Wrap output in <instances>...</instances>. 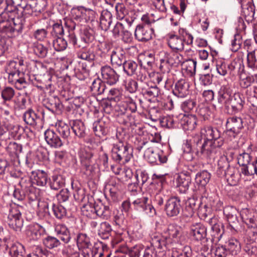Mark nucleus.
Returning <instances> with one entry per match:
<instances>
[{
    "label": "nucleus",
    "instance_id": "f257e3e1",
    "mask_svg": "<svg viewBox=\"0 0 257 257\" xmlns=\"http://www.w3.org/2000/svg\"><path fill=\"white\" fill-rule=\"evenodd\" d=\"M200 134L195 135L192 139L195 154L202 159L213 160L223 144L220 132L207 125L201 129Z\"/></svg>",
    "mask_w": 257,
    "mask_h": 257
},
{
    "label": "nucleus",
    "instance_id": "f03ea898",
    "mask_svg": "<svg viewBox=\"0 0 257 257\" xmlns=\"http://www.w3.org/2000/svg\"><path fill=\"white\" fill-rule=\"evenodd\" d=\"M26 205L24 203L20 205L14 203L11 206L8 216L7 223L10 228L16 231H21L23 226L22 214L25 211Z\"/></svg>",
    "mask_w": 257,
    "mask_h": 257
},
{
    "label": "nucleus",
    "instance_id": "7ed1b4c3",
    "mask_svg": "<svg viewBox=\"0 0 257 257\" xmlns=\"http://www.w3.org/2000/svg\"><path fill=\"white\" fill-rule=\"evenodd\" d=\"M133 149L122 142L114 144L111 150L112 159L115 162L124 164L133 158Z\"/></svg>",
    "mask_w": 257,
    "mask_h": 257
},
{
    "label": "nucleus",
    "instance_id": "20e7f679",
    "mask_svg": "<svg viewBox=\"0 0 257 257\" xmlns=\"http://www.w3.org/2000/svg\"><path fill=\"white\" fill-rule=\"evenodd\" d=\"M142 25L138 26L135 36L139 41H147L152 37L153 29L149 27L155 23L153 17H142Z\"/></svg>",
    "mask_w": 257,
    "mask_h": 257
},
{
    "label": "nucleus",
    "instance_id": "39448f33",
    "mask_svg": "<svg viewBox=\"0 0 257 257\" xmlns=\"http://www.w3.org/2000/svg\"><path fill=\"white\" fill-rule=\"evenodd\" d=\"M182 236L181 227L175 224H169L162 233V237L166 240L168 245L181 242Z\"/></svg>",
    "mask_w": 257,
    "mask_h": 257
},
{
    "label": "nucleus",
    "instance_id": "423d86ee",
    "mask_svg": "<svg viewBox=\"0 0 257 257\" xmlns=\"http://www.w3.org/2000/svg\"><path fill=\"white\" fill-rule=\"evenodd\" d=\"M206 232V228L201 223L193 224L190 226V235L195 240L207 241Z\"/></svg>",
    "mask_w": 257,
    "mask_h": 257
},
{
    "label": "nucleus",
    "instance_id": "0eeeda50",
    "mask_svg": "<svg viewBox=\"0 0 257 257\" xmlns=\"http://www.w3.org/2000/svg\"><path fill=\"white\" fill-rule=\"evenodd\" d=\"M181 209L180 201L177 197L169 199L165 204V211L166 214L170 217L178 215Z\"/></svg>",
    "mask_w": 257,
    "mask_h": 257
},
{
    "label": "nucleus",
    "instance_id": "6e6552de",
    "mask_svg": "<svg viewBox=\"0 0 257 257\" xmlns=\"http://www.w3.org/2000/svg\"><path fill=\"white\" fill-rule=\"evenodd\" d=\"M101 73L104 82L109 85L115 84L119 79V76L109 66L106 65L102 67Z\"/></svg>",
    "mask_w": 257,
    "mask_h": 257
},
{
    "label": "nucleus",
    "instance_id": "1a4fd4ad",
    "mask_svg": "<svg viewBox=\"0 0 257 257\" xmlns=\"http://www.w3.org/2000/svg\"><path fill=\"white\" fill-rule=\"evenodd\" d=\"M189 82L187 80L180 79L176 82L173 93L178 97L183 98L189 94Z\"/></svg>",
    "mask_w": 257,
    "mask_h": 257
},
{
    "label": "nucleus",
    "instance_id": "9d476101",
    "mask_svg": "<svg viewBox=\"0 0 257 257\" xmlns=\"http://www.w3.org/2000/svg\"><path fill=\"white\" fill-rule=\"evenodd\" d=\"M226 127L227 131L232 132L235 137L243 128L242 120L239 117H229L226 121Z\"/></svg>",
    "mask_w": 257,
    "mask_h": 257
},
{
    "label": "nucleus",
    "instance_id": "9b49d317",
    "mask_svg": "<svg viewBox=\"0 0 257 257\" xmlns=\"http://www.w3.org/2000/svg\"><path fill=\"white\" fill-rule=\"evenodd\" d=\"M232 94V90L227 85L221 86L218 93V102L224 105L226 108H228L229 102Z\"/></svg>",
    "mask_w": 257,
    "mask_h": 257
},
{
    "label": "nucleus",
    "instance_id": "f8f14e48",
    "mask_svg": "<svg viewBox=\"0 0 257 257\" xmlns=\"http://www.w3.org/2000/svg\"><path fill=\"white\" fill-rule=\"evenodd\" d=\"M183 40L179 34L169 33L167 35L168 44L173 50L182 51L184 47Z\"/></svg>",
    "mask_w": 257,
    "mask_h": 257
},
{
    "label": "nucleus",
    "instance_id": "ddd939ff",
    "mask_svg": "<svg viewBox=\"0 0 257 257\" xmlns=\"http://www.w3.org/2000/svg\"><path fill=\"white\" fill-rule=\"evenodd\" d=\"M44 136L47 143L51 147L57 148L61 147L63 144L59 137L52 130H46Z\"/></svg>",
    "mask_w": 257,
    "mask_h": 257
},
{
    "label": "nucleus",
    "instance_id": "4468645a",
    "mask_svg": "<svg viewBox=\"0 0 257 257\" xmlns=\"http://www.w3.org/2000/svg\"><path fill=\"white\" fill-rule=\"evenodd\" d=\"M254 158L251 156L250 154L247 153H242L237 157V162L241 167V173L244 176H246V169L249 168L248 167L251 165Z\"/></svg>",
    "mask_w": 257,
    "mask_h": 257
},
{
    "label": "nucleus",
    "instance_id": "2eb2a0df",
    "mask_svg": "<svg viewBox=\"0 0 257 257\" xmlns=\"http://www.w3.org/2000/svg\"><path fill=\"white\" fill-rule=\"evenodd\" d=\"M191 181V177L187 173H181L178 175L176 185L180 193H185L188 190Z\"/></svg>",
    "mask_w": 257,
    "mask_h": 257
},
{
    "label": "nucleus",
    "instance_id": "dca6fc26",
    "mask_svg": "<svg viewBox=\"0 0 257 257\" xmlns=\"http://www.w3.org/2000/svg\"><path fill=\"white\" fill-rule=\"evenodd\" d=\"M23 118L27 124L32 126H36L40 123L42 120L39 113L35 111L31 108L29 109L24 113Z\"/></svg>",
    "mask_w": 257,
    "mask_h": 257
},
{
    "label": "nucleus",
    "instance_id": "f3484780",
    "mask_svg": "<svg viewBox=\"0 0 257 257\" xmlns=\"http://www.w3.org/2000/svg\"><path fill=\"white\" fill-rule=\"evenodd\" d=\"M244 101L242 99L239 93H235L231 96L228 104V108L231 107L232 113H236L240 111L243 107Z\"/></svg>",
    "mask_w": 257,
    "mask_h": 257
},
{
    "label": "nucleus",
    "instance_id": "a211bd4d",
    "mask_svg": "<svg viewBox=\"0 0 257 257\" xmlns=\"http://www.w3.org/2000/svg\"><path fill=\"white\" fill-rule=\"evenodd\" d=\"M180 124L185 131H193L197 125V118L194 115H184L180 120Z\"/></svg>",
    "mask_w": 257,
    "mask_h": 257
},
{
    "label": "nucleus",
    "instance_id": "6ab92c4d",
    "mask_svg": "<svg viewBox=\"0 0 257 257\" xmlns=\"http://www.w3.org/2000/svg\"><path fill=\"white\" fill-rule=\"evenodd\" d=\"M93 153L89 148L81 149L79 152V158L82 166L86 169L92 163Z\"/></svg>",
    "mask_w": 257,
    "mask_h": 257
},
{
    "label": "nucleus",
    "instance_id": "aec40b11",
    "mask_svg": "<svg viewBox=\"0 0 257 257\" xmlns=\"http://www.w3.org/2000/svg\"><path fill=\"white\" fill-rule=\"evenodd\" d=\"M144 157L147 161L151 163H157L159 161L160 163H165L167 161L166 157L162 158L160 154L155 152L154 149L152 147L147 148L144 153Z\"/></svg>",
    "mask_w": 257,
    "mask_h": 257
},
{
    "label": "nucleus",
    "instance_id": "412c9836",
    "mask_svg": "<svg viewBox=\"0 0 257 257\" xmlns=\"http://www.w3.org/2000/svg\"><path fill=\"white\" fill-rule=\"evenodd\" d=\"M125 60L124 52L121 48H115L111 52V62L113 65H123Z\"/></svg>",
    "mask_w": 257,
    "mask_h": 257
},
{
    "label": "nucleus",
    "instance_id": "4be33fe9",
    "mask_svg": "<svg viewBox=\"0 0 257 257\" xmlns=\"http://www.w3.org/2000/svg\"><path fill=\"white\" fill-rule=\"evenodd\" d=\"M31 178L33 180L34 183L40 186H44L48 181L47 174L43 170H37L32 171Z\"/></svg>",
    "mask_w": 257,
    "mask_h": 257
},
{
    "label": "nucleus",
    "instance_id": "5701e85b",
    "mask_svg": "<svg viewBox=\"0 0 257 257\" xmlns=\"http://www.w3.org/2000/svg\"><path fill=\"white\" fill-rule=\"evenodd\" d=\"M229 162V158L227 156L223 155L219 158L217 164L218 175L221 176L222 175H225V172L231 169L230 167Z\"/></svg>",
    "mask_w": 257,
    "mask_h": 257
},
{
    "label": "nucleus",
    "instance_id": "b1692460",
    "mask_svg": "<svg viewBox=\"0 0 257 257\" xmlns=\"http://www.w3.org/2000/svg\"><path fill=\"white\" fill-rule=\"evenodd\" d=\"M162 55H165L167 58V61L171 66H177L184 62L183 57L177 52H162Z\"/></svg>",
    "mask_w": 257,
    "mask_h": 257
},
{
    "label": "nucleus",
    "instance_id": "393cba45",
    "mask_svg": "<svg viewBox=\"0 0 257 257\" xmlns=\"http://www.w3.org/2000/svg\"><path fill=\"white\" fill-rule=\"evenodd\" d=\"M95 216L104 219H108L111 214L109 206L103 205L101 202L95 203Z\"/></svg>",
    "mask_w": 257,
    "mask_h": 257
},
{
    "label": "nucleus",
    "instance_id": "a878e982",
    "mask_svg": "<svg viewBox=\"0 0 257 257\" xmlns=\"http://www.w3.org/2000/svg\"><path fill=\"white\" fill-rule=\"evenodd\" d=\"M55 231L57 235L65 243L68 242L71 238L69 231L64 224H58L55 227Z\"/></svg>",
    "mask_w": 257,
    "mask_h": 257
},
{
    "label": "nucleus",
    "instance_id": "bb28decb",
    "mask_svg": "<svg viewBox=\"0 0 257 257\" xmlns=\"http://www.w3.org/2000/svg\"><path fill=\"white\" fill-rule=\"evenodd\" d=\"M56 128L63 139L68 142L71 139L70 126L64 122L60 121L56 124Z\"/></svg>",
    "mask_w": 257,
    "mask_h": 257
},
{
    "label": "nucleus",
    "instance_id": "cd10ccee",
    "mask_svg": "<svg viewBox=\"0 0 257 257\" xmlns=\"http://www.w3.org/2000/svg\"><path fill=\"white\" fill-rule=\"evenodd\" d=\"M210 178L211 174L208 171L203 170L196 174L195 183L204 189V187L208 183Z\"/></svg>",
    "mask_w": 257,
    "mask_h": 257
},
{
    "label": "nucleus",
    "instance_id": "c85d7f7f",
    "mask_svg": "<svg viewBox=\"0 0 257 257\" xmlns=\"http://www.w3.org/2000/svg\"><path fill=\"white\" fill-rule=\"evenodd\" d=\"M71 127L76 136L82 138L85 135V126L83 122L80 120H74L71 122Z\"/></svg>",
    "mask_w": 257,
    "mask_h": 257
},
{
    "label": "nucleus",
    "instance_id": "c756f323",
    "mask_svg": "<svg viewBox=\"0 0 257 257\" xmlns=\"http://www.w3.org/2000/svg\"><path fill=\"white\" fill-rule=\"evenodd\" d=\"M208 223L211 226V229L213 232V236L219 235L221 236L224 232V226L223 224L218 221L217 218L215 217L210 218L208 220Z\"/></svg>",
    "mask_w": 257,
    "mask_h": 257
},
{
    "label": "nucleus",
    "instance_id": "7c9ffc66",
    "mask_svg": "<svg viewBox=\"0 0 257 257\" xmlns=\"http://www.w3.org/2000/svg\"><path fill=\"white\" fill-rule=\"evenodd\" d=\"M98 235L104 239H108L111 234L112 228L110 224L106 221L100 223L97 229Z\"/></svg>",
    "mask_w": 257,
    "mask_h": 257
},
{
    "label": "nucleus",
    "instance_id": "2f4dec72",
    "mask_svg": "<svg viewBox=\"0 0 257 257\" xmlns=\"http://www.w3.org/2000/svg\"><path fill=\"white\" fill-rule=\"evenodd\" d=\"M44 231V228L38 224H31L29 226L27 234L33 240H37Z\"/></svg>",
    "mask_w": 257,
    "mask_h": 257
},
{
    "label": "nucleus",
    "instance_id": "473e14b6",
    "mask_svg": "<svg viewBox=\"0 0 257 257\" xmlns=\"http://www.w3.org/2000/svg\"><path fill=\"white\" fill-rule=\"evenodd\" d=\"M242 219L249 227H252L256 225L254 216L252 212L247 208L243 209L240 213Z\"/></svg>",
    "mask_w": 257,
    "mask_h": 257
},
{
    "label": "nucleus",
    "instance_id": "72a5a7b5",
    "mask_svg": "<svg viewBox=\"0 0 257 257\" xmlns=\"http://www.w3.org/2000/svg\"><path fill=\"white\" fill-rule=\"evenodd\" d=\"M6 150L10 156L15 158L22 152V146L15 142H11L6 148Z\"/></svg>",
    "mask_w": 257,
    "mask_h": 257
},
{
    "label": "nucleus",
    "instance_id": "f704fd0d",
    "mask_svg": "<svg viewBox=\"0 0 257 257\" xmlns=\"http://www.w3.org/2000/svg\"><path fill=\"white\" fill-rule=\"evenodd\" d=\"M104 121L100 120L94 122L93 124V130L96 136L101 137L107 134L108 128L107 125H104Z\"/></svg>",
    "mask_w": 257,
    "mask_h": 257
},
{
    "label": "nucleus",
    "instance_id": "c9c22d12",
    "mask_svg": "<svg viewBox=\"0 0 257 257\" xmlns=\"http://www.w3.org/2000/svg\"><path fill=\"white\" fill-rule=\"evenodd\" d=\"M9 252L12 257H23L25 253L24 247L20 243L15 242L11 245Z\"/></svg>",
    "mask_w": 257,
    "mask_h": 257
},
{
    "label": "nucleus",
    "instance_id": "e433bc0d",
    "mask_svg": "<svg viewBox=\"0 0 257 257\" xmlns=\"http://www.w3.org/2000/svg\"><path fill=\"white\" fill-rule=\"evenodd\" d=\"M90 89L93 94L100 95L104 92L105 89V85L100 79H97L93 81Z\"/></svg>",
    "mask_w": 257,
    "mask_h": 257
},
{
    "label": "nucleus",
    "instance_id": "4c0bfd02",
    "mask_svg": "<svg viewBox=\"0 0 257 257\" xmlns=\"http://www.w3.org/2000/svg\"><path fill=\"white\" fill-rule=\"evenodd\" d=\"M247 66L253 70H257V49L250 50L247 55Z\"/></svg>",
    "mask_w": 257,
    "mask_h": 257
},
{
    "label": "nucleus",
    "instance_id": "58836bf2",
    "mask_svg": "<svg viewBox=\"0 0 257 257\" xmlns=\"http://www.w3.org/2000/svg\"><path fill=\"white\" fill-rule=\"evenodd\" d=\"M77 245L78 249L81 250L83 248L91 247L89 238L85 234H79L77 238Z\"/></svg>",
    "mask_w": 257,
    "mask_h": 257
},
{
    "label": "nucleus",
    "instance_id": "ea45409f",
    "mask_svg": "<svg viewBox=\"0 0 257 257\" xmlns=\"http://www.w3.org/2000/svg\"><path fill=\"white\" fill-rule=\"evenodd\" d=\"M225 175H222L221 177H225L227 182L230 185H235L238 183L239 179V175L235 173L234 168H231L228 171H227Z\"/></svg>",
    "mask_w": 257,
    "mask_h": 257
},
{
    "label": "nucleus",
    "instance_id": "a19ab883",
    "mask_svg": "<svg viewBox=\"0 0 257 257\" xmlns=\"http://www.w3.org/2000/svg\"><path fill=\"white\" fill-rule=\"evenodd\" d=\"M124 72L128 75L132 76L135 74L138 69V64L133 60L125 61L123 64Z\"/></svg>",
    "mask_w": 257,
    "mask_h": 257
},
{
    "label": "nucleus",
    "instance_id": "79ce46f5",
    "mask_svg": "<svg viewBox=\"0 0 257 257\" xmlns=\"http://www.w3.org/2000/svg\"><path fill=\"white\" fill-rule=\"evenodd\" d=\"M65 184V180L60 175H54L50 181V187L53 190H58L63 187Z\"/></svg>",
    "mask_w": 257,
    "mask_h": 257
},
{
    "label": "nucleus",
    "instance_id": "37998d69",
    "mask_svg": "<svg viewBox=\"0 0 257 257\" xmlns=\"http://www.w3.org/2000/svg\"><path fill=\"white\" fill-rule=\"evenodd\" d=\"M79 58L91 62L94 60L95 55L92 49H82L77 53Z\"/></svg>",
    "mask_w": 257,
    "mask_h": 257
},
{
    "label": "nucleus",
    "instance_id": "c03bdc74",
    "mask_svg": "<svg viewBox=\"0 0 257 257\" xmlns=\"http://www.w3.org/2000/svg\"><path fill=\"white\" fill-rule=\"evenodd\" d=\"M33 51L34 53L40 58H44L47 54V48L43 45L39 43H34L33 45Z\"/></svg>",
    "mask_w": 257,
    "mask_h": 257
},
{
    "label": "nucleus",
    "instance_id": "a18cd8bd",
    "mask_svg": "<svg viewBox=\"0 0 257 257\" xmlns=\"http://www.w3.org/2000/svg\"><path fill=\"white\" fill-rule=\"evenodd\" d=\"M82 214L89 218H94L95 217V204H87L81 208Z\"/></svg>",
    "mask_w": 257,
    "mask_h": 257
},
{
    "label": "nucleus",
    "instance_id": "49530a36",
    "mask_svg": "<svg viewBox=\"0 0 257 257\" xmlns=\"http://www.w3.org/2000/svg\"><path fill=\"white\" fill-rule=\"evenodd\" d=\"M43 242L44 245L49 249L56 247L60 244L59 240L57 238L51 236L45 238Z\"/></svg>",
    "mask_w": 257,
    "mask_h": 257
},
{
    "label": "nucleus",
    "instance_id": "de8ad7c7",
    "mask_svg": "<svg viewBox=\"0 0 257 257\" xmlns=\"http://www.w3.org/2000/svg\"><path fill=\"white\" fill-rule=\"evenodd\" d=\"M52 209L54 215L58 219H62L66 214L65 208L59 204H53Z\"/></svg>",
    "mask_w": 257,
    "mask_h": 257
},
{
    "label": "nucleus",
    "instance_id": "09e8293b",
    "mask_svg": "<svg viewBox=\"0 0 257 257\" xmlns=\"http://www.w3.org/2000/svg\"><path fill=\"white\" fill-rule=\"evenodd\" d=\"M147 201L148 198L143 197L134 200L132 204L136 210L142 213L143 211L144 210L145 207H146Z\"/></svg>",
    "mask_w": 257,
    "mask_h": 257
},
{
    "label": "nucleus",
    "instance_id": "8fccbe9b",
    "mask_svg": "<svg viewBox=\"0 0 257 257\" xmlns=\"http://www.w3.org/2000/svg\"><path fill=\"white\" fill-rule=\"evenodd\" d=\"M151 244L154 248L162 249L163 246L168 245L166 241L162 236L154 235L151 240Z\"/></svg>",
    "mask_w": 257,
    "mask_h": 257
},
{
    "label": "nucleus",
    "instance_id": "3c124183",
    "mask_svg": "<svg viewBox=\"0 0 257 257\" xmlns=\"http://www.w3.org/2000/svg\"><path fill=\"white\" fill-rule=\"evenodd\" d=\"M53 47L54 49L57 51H61L65 50L67 46V41L58 37L53 41Z\"/></svg>",
    "mask_w": 257,
    "mask_h": 257
},
{
    "label": "nucleus",
    "instance_id": "603ef678",
    "mask_svg": "<svg viewBox=\"0 0 257 257\" xmlns=\"http://www.w3.org/2000/svg\"><path fill=\"white\" fill-rule=\"evenodd\" d=\"M15 94V91L12 87H7L4 88L1 92V96L4 100V102L11 100L14 97Z\"/></svg>",
    "mask_w": 257,
    "mask_h": 257
},
{
    "label": "nucleus",
    "instance_id": "864d4df0",
    "mask_svg": "<svg viewBox=\"0 0 257 257\" xmlns=\"http://www.w3.org/2000/svg\"><path fill=\"white\" fill-rule=\"evenodd\" d=\"M216 70L221 76H225L227 73V64L224 60L219 59L216 61Z\"/></svg>",
    "mask_w": 257,
    "mask_h": 257
},
{
    "label": "nucleus",
    "instance_id": "5fc2aeb1",
    "mask_svg": "<svg viewBox=\"0 0 257 257\" xmlns=\"http://www.w3.org/2000/svg\"><path fill=\"white\" fill-rule=\"evenodd\" d=\"M162 126L167 128H173L175 126L176 121L173 116L168 115L162 117L160 121Z\"/></svg>",
    "mask_w": 257,
    "mask_h": 257
},
{
    "label": "nucleus",
    "instance_id": "6e6d98bb",
    "mask_svg": "<svg viewBox=\"0 0 257 257\" xmlns=\"http://www.w3.org/2000/svg\"><path fill=\"white\" fill-rule=\"evenodd\" d=\"M19 71H21V70L18 66L17 62L14 60H11L7 63L5 67V71L8 75Z\"/></svg>",
    "mask_w": 257,
    "mask_h": 257
},
{
    "label": "nucleus",
    "instance_id": "4d7b16f0",
    "mask_svg": "<svg viewBox=\"0 0 257 257\" xmlns=\"http://www.w3.org/2000/svg\"><path fill=\"white\" fill-rule=\"evenodd\" d=\"M242 43L241 36L239 34H235L234 38L231 41V49L233 52L237 51L241 47Z\"/></svg>",
    "mask_w": 257,
    "mask_h": 257
},
{
    "label": "nucleus",
    "instance_id": "13d9d810",
    "mask_svg": "<svg viewBox=\"0 0 257 257\" xmlns=\"http://www.w3.org/2000/svg\"><path fill=\"white\" fill-rule=\"evenodd\" d=\"M135 177L137 180V183L139 185H144L149 179L148 174L145 171H137Z\"/></svg>",
    "mask_w": 257,
    "mask_h": 257
},
{
    "label": "nucleus",
    "instance_id": "bf43d9fd",
    "mask_svg": "<svg viewBox=\"0 0 257 257\" xmlns=\"http://www.w3.org/2000/svg\"><path fill=\"white\" fill-rule=\"evenodd\" d=\"M227 243L228 250L236 253L240 249V245L239 241L234 238L229 239Z\"/></svg>",
    "mask_w": 257,
    "mask_h": 257
},
{
    "label": "nucleus",
    "instance_id": "052dcab7",
    "mask_svg": "<svg viewBox=\"0 0 257 257\" xmlns=\"http://www.w3.org/2000/svg\"><path fill=\"white\" fill-rule=\"evenodd\" d=\"M253 83V78L252 76H247L243 77L242 75L240 74L239 76V85L242 88H247L251 86Z\"/></svg>",
    "mask_w": 257,
    "mask_h": 257
},
{
    "label": "nucleus",
    "instance_id": "680f3d73",
    "mask_svg": "<svg viewBox=\"0 0 257 257\" xmlns=\"http://www.w3.org/2000/svg\"><path fill=\"white\" fill-rule=\"evenodd\" d=\"M142 92L144 95H146L150 97H155L159 95L160 89L156 85H154L146 89H143Z\"/></svg>",
    "mask_w": 257,
    "mask_h": 257
},
{
    "label": "nucleus",
    "instance_id": "e2e57ef3",
    "mask_svg": "<svg viewBox=\"0 0 257 257\" xmlns=\"http://www.w3.org/2000/svg\"><path fill=\"white\" fill-rule=\"evenodd\" d=\"M123 102L132 112L136 111L137 107L135 101L130 96H123Z\"/></svg>",
    "mask_w": 257,
    "mask_h": 257
},
{
    "label": "nucleus",
    "instance_id": "0e129e2a",
    "mask_svg": "<svg viewBox=\"0 0 257 257\" xmlns=\"http://www.w3.org/2000/svg\"><path fill=\"white\" fill-rule=\"evenodd\" d=\"M179 34L181 35V37L184 39L183 42L184 44L190 45L193 43V36L191 34L189 33L185 29H179Z\"/></svg>",
    "mask_w": 257,
    "mask_h": 257
},
{
    "label": "nucleus",
    "instance_id": "69168bd1",
    "mask_svg": "<svg viewBox=\"0 0 257 257\" xmlns=\"http://www.w3.org/2000/svg\"><path fill=\"white\" fill-rule=\"evenodd\" d=\"M167 58L165 55L161 54L160 69L163 73L169 72L170 70L171 64L167 61Z\"/></svg>",
    "mask_w": 257,
    "mask_h": 257
},
{
    "label": "nucleus",
    "instance_id": "338daca9",
    "mask_svg": "<svg viewBox=\"0 0 257 257\" xmlns=\"http://www.w3.org/2000/svg\"><path fill=\"white\" fill-rule=\"evenodd\" d=\"M196 102L195 101L189 99L185 101L181 104V108L184 111L189 112L195 108Z\"/></svg>",
    "mask_w": 257,
    "mask_h": 257
},
{
    "label": "nucleus",
    "instance_id": "774afa93",
    "mask_svg": "<svg viewBox=\"0 0 257 257\" xmlns=\"http://www.w3.org/2000/svg\"><path fill=\"white\" fill-rule=\"evenodd\" d=\"M227 253L228 251L224 247L218 246L211 252V257H226Z\"/></svg>",
    "mask_w": 257,
    "mask_h": 257
}]
</instances>
